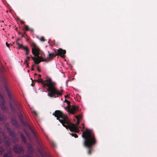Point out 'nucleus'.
Returning <instances> with one entry per match:
<instances>
[{
	"label": "nucleus",
	"instance_id": "f257e3e1",
	"mask_svg": "<svg viewBox=\"0 0 157 157\" xmlns=\"http://www.w3.org/2000/svg\"><path fill=\"white\" fill-rule=\"evenodd\" d=\"M55 116L57 117L63 126L66 128H69L71 132H78L81 128L79 127V120L82 118L81 115L76 116L75 118L77 120L76 124H71L69 121L67 116L59 110H56L55 112Z\"/></svg>",
	"mask_w": 157,
	"mask_h": 157
},
{
	"label": "nucleus",
	"instance_id": "f03ea898",
	"mask_svg": "<svg viewBox=\"0 0 157 157\" xmlns=\"http://www.w3.org/2000/svg\"><path fill=\"white\" fill-rule=\"evenodd\" d=\"M37 81L42 84L44 88L46 86L48 87L47 90L49 92L48 94V96L56 98L62 95L63 91H59L56 89L55 87V83L52 81L51 78H47L45 81L41 78H38Z\"/></svg>",
	"mask_w": 157,
	"mask_h": 157
},
{
	"label": "nucleus",
	"instance_id": "7ed1b4c3",
	"mask_svg": "<svg viewBox=\"0 0 157 157\" xmlns=\"http://www.w3.org/2000/svg\"><path fill=\"white\" fill-rule=\"evenodd\" d=\"M82 136L84 139V144L88 148H90L95 144V141L92 131L86 128L85 132H83Z\"/></svg>",
	"mask_w": 157,
	"mask_h": 157
},
{
	"label": "nucleus",
	"instance_id": "20e7f679",
	"mask_svg": "<svg viewBox=\"0 0 157 157\" xmlns=\"http://www.w3.org/2000/svg\"><path fill=\"white\" fill-rule=\"evenodd\" d=\"M32 52L35 57H32V59L34 61L35 64H38L41 62L44 61L43 58L39 56V52L38 48L34 44L32 46Z\"/></svg>",
	"mask_w": 157,
	"mask_h": 157
},
{
	"label": "nucleus",
	"instance_id": "39448f33",
	"mask_svg": "<svg viewBox=\"0 0 157 157\" xmlns=\"http://www.w3.org/2000/svg\"><path fill=\"white\" fill-rule=\"evenodd\" d=\"M65 109L69 113L74 114L75 112L78 110L77 106L75 105H71L68 104L66 107H65Z\"/></svg>",
	"mask_w": 157,
	"mask_h": 157
},
{
	"label": "nucleus",
	"instance_id": "423d86ee",
	"mask_svg": "<svg viewBox=\"0 0 157 157\" xmlns=\"http://www.w3.org/2000/svg\"><path fill=\"white\" fill-rule=\"evenodd\" d=\"M13 151L14 152L16 153H24V150L23 148L20 146L17 145H15L14 146L13 148Z\"/></svg>",
	"mask_w": 157,
	"mask_h": 157
},
{
	"label": "nucleus",
	"instance_id": "0eeeda50",
	"mask_svg": "<svg viewBox=\"0 0 157 157\" xmlns=\"http://www.w3.org/2000/svg\"><path fill=\"white\" fill-rule=\"evenodd\" d=\"M0 99L1 101L0 102V106L1 108L3 111L5 110V108L4 106L5 103V101L4 100L3 97L0 94Z\"/></svg>",
	"mask_w": 157,
	"mask_h": 157
},
{
	"label": "nucleus",
	"instance_id": "6e6552de",
	"mask_svg": "<svg viewBox=\"0 0 157 157\" xmlns=\"http://www.w3.org/2000/svg\"><path fill=\"white\" fill-rule=\"evenodd\" d=\"M66 51L63 50L61 48L58 49V52L59 55H60L61 57H64L65 54L66 53Z\"/></svg>",
	"mask_w": 157,
	"mask_h": 157
},
{
	"label": "nucleus",
	"instance_id": "1a4fd4ad",
	"mask_svg": "<svg viewBox=\"0 0 157 157\" xmlns=\"http://www.w3.org/2000/svg\"><path fill=\"white\" fill-rule=\"evenodd\" d=\"M11 148H10L8 151L3 155V157H11Z\"/></svg>",
	"mask_w": 157,
	"mask_h": 157
},
{
	"label": "nucleus",
	"instance_id": "9d476101",
	"mask_svg": "<svg viewBox=\"0 0 157 157\" xmlns=\"http://www.w3.org/2000/svg\"><path fill=\"white\" fill-rule=\"evenodd\" d=\"M48 56L47 58H45L46 61H50L52 60L54 56V54L52 53H49Z\"/></svg>",
	"mask_w": 157,
	"mask_h": 157
},
{
	"label": "nucleus",
	"instance_id": "9b49d317",
	"mask_svg": "<svg viewBox=\"0 0 157 157\" xmlns=\"http://www.w3.org/2000/svg\"><path fill=\"white\" fill-rule=\"evenodd\" d=\"M9 140H10L8 137H4V143L6 144V145L7 146H9L11 144L9 142Z\"/></svg>",
	"mask_w": 157,
	"mask_h": 157
},
{
	"label": "nucleus",
	"instance_id": "f8f14e48",
	"mask_svg": "<svg viewBox=\"0 0 157 157\" xmlns=\"http://www.w3.org/2000/svg\"><path fill=\"white\" fill-rule=\"evenodd\" d=\"M5 90L7 92V94L9 97L10 98H12V97L11 94L9 91V89L7 86L5 85L4 86Z\"/></svg>",
	"mask_w": 157,
	"mask_h": 157
},
{
	"label": "nucleus",
	"instance_id": "ddd939ff",
	"mask_svg": "<svg viewBox=\"0 0 157 157\" xmlns=\"http://www.w3.org/2000/svg\"><path fill=\"white\" fill-rule=\"evenodd\" d=\"M7 131H8L10 135L13 138H15L16 136L15 133L13 132H10V129L9 128L7 127Z\"/></svg>",
	"mask_w": 157,
	"mask_h": 157
},
{
	"label": "nucleus",
	"instance_id": "4468645a",
	"mask_svg": "<svg viewBox=\"0 0 157 157\" xmlns=\"http://www.w3.org/2000/svg\"><path fill=\"white\" fill-rule=\"evenodd\" d=\"M23 49L26 52L25 55H27L29 54V49L28 47L26 46L24 47H23Z\"/></svg>",
	"mask_w": 157,
	"mask_h": 157
},
{
	"label": "nucleus",
	"instance_id": "2eb2a0df",
	"mask_svg": "<svg viewBox=\"0 0 157 157\" xmlns=\"http://www.w3.org/2000/svg\"><path fill=\"white\" fill-rule=\"evenodd\" d=\"M12 122L13 125L15 127H17L18 126V124L17 121L15 119H13L12 120Z\"/></svg>",
	"mask_w": 157,
	"mask_h": 157
},
{
	"label": "nucleus",
	"instance_id": "dca6fc26",
	"mask_svg": "<svg viewBox=\"0 0 157 157\" xmlns=\"http://www.w3.org/2000/svg\"><path fill=\"white\" fill-rule=\"evenodd\" d=\"M30 60V57L29 56H27L26 58L25 59V61H24V63L25 64H26L27 67L28 65V62L29 60Z\"/></svg>",
	"mask_w": 157,
	"mask_h": 157
},
{
	"label": "nucleus",
	"instance_id": "f3484780",
	"mask_svg": "<svg viewBox=\"0 0 157 157\" xmlns=\"http://www.w3.org/2000/svg\"><path fill=\"white\" fill-rule=\"evenodd\" d=\"M21 137L22 141L24 143H25L26 142V140L24 136L23 135L21 134Z\"/></svg>",
	"mask_w": 157,
	"mask_h": 157
},
{
	"label": "nucleus",
	"instance_id": "a211bd4d",
	"mask_svg": "<svg viewBox=\"0 0 157 157\" xmlns=\"http://www.w3.org/2000/svg\"><path fill=\"white\" fill-rule=\"evenodd\" d=\"M4 151V149L3 147H0V153L1 154H2Z\"/></svg>",
	"mask_w": 157,
	"mask_h": 157
},
{
	"label": "nucleus",
	"instance_id": "6ab92c4d",
	"mask_svg": "<svg viewBox=\"0 0 157 157\" xmlns=\"http://www.w3.org/2000/svg\"><path fill=\"white\" fill-rule=\"evenodd\" d=\"M25 29L26 31H29V29L28 26L25 25Z\"/></svg>",
	"mask_w": 157,
	"mask_h": 157
},
{
	"label": "nucleus",
	"instance_id": "aec40b11",
	"mask_svg": "<svg viewBox=\"0 0 157 157\" xmlns=\"http://www.w3.org/2000/svg\"><path fill=\"white\" fill-rule=\"evenodd\" d=\"M71 135H72V136H74L75 138L78 137V136L75 134L72 133Z\"/></svg>",
	"mask_w": 157,
	"mask_h": 157
},
{
	"label": "nucleus",
	"instance_id": "412c9836",
	"mask_svg": "<svg viewBox=\"0 0 157 157\" xmlns=\"http://www.w3.org/2000/svg\"><path fill=\"white\" fill-rule=\"evenodd\" d=\"M18 45V46L19 47V48H22L23 49V47H23V45L21 44H17Z\"/></svg>",
	"mask_w": 157,
	"mask_h": 157
},
{
	"label": "nucleus",
	"instance_id": "4be33fe9",
	"mask_svg": "<svg viewBox=\"0 0 157 157\" xmlns=\"http://www.w3.org/2000/svg\"><path fill=\"white\" fill-rule=\"evenodd\" d=\"M40 40L41 41H45V40L44 38L43 37H42L40 39Z\"/></svg>",
	"mask_w": 157,
	"mask_h": 157
},
{
	"label": "nucleus",
	"instance_id": "5701e85b",
	"mask_svg": "<svg viewBox=\"0 0 157 157\" xmlns=\"http://www.w3.org/2000/svg\"><path fill=\"white\" fill-rule=\"evenodd\" d=\"M4 119V117L2 115H0V120H2Z\"/></svg>",
	"mask_w": 157,
	"mask_h": 157
},
{
	"label": "nucleus",
	"instance_id": "b1692460",
	"mask_svg": "<svg viewBox=\"0 0 157 157\" xmlns=\"http://www.w3.org/2000/svg\"><path fill=\"white\" fill-rule=\"evenodd\" d=\"M91 151V150L90 149H89L88 151V153L89 154H90Z\"/></svg>",
	"mask_w": 157,
	"mask_h": 157
},
{
	"label": "nucleus",
	"instance_id": "393cba45",
	"mask_svg": "<svg viewBox=\"0 0 157 157\" xmlns=\"http://www.w3.org/2000/svg\"><path fill=\"white\" fill-rule=\"evenodd\" d=\"M28 148H29V150H30V151H33V148H32L30 147L29 146Z\"/></svg>",
	"mask_w": 157,
	"mask_h": 157
},
{
	"label": "nucleus",
	"instance_id": "a878e982",
	"mask_svg": "<svg viewBox=\"0 0 157 157\" xmlns=\"http://www.w3.org/2000/svg\"><path fill=\"white\" fill-rule=\"evenodd\" d=\"M82 131H83V129H84V124L83 123L82 124Z\"/></svg>",
	"mask_w": 157,
	"mask_h": 157
},
{
	"label": "nucleus",
	"instance_id": "bb28decb",
	"mask_svg": "<svg viewBox=\"0 0 157 157\" xmlns=\"http://www.w3.org/2000/svg\"><path fill=\"white\" fill-rule=\"evenodd\" d=\"M21 24H24V22L23 21H21Z\"/></svg>",
	"mask_w": 157,
	"mask_h": 157
},
{
	"label": "nucleus",
	"instance_id": "cd10ccee",
	"mask_svg": "<svg viewBox=\"0 0 157 157\" xmlns=\"http://www.w3.org/2000/svg\"><path fill=\"white\" fill-rule=\"evenodd\" d=\"M6 44L7 47H9V44H8L7 42L6 43Z\"/></svg>",
	"mask_w": 157,
	"mask_h": 157
},
{
	"label": "nucleus",
	"instance_id": "c85d7f7f",
	"mask_svg": "<svg viewBox=\"0 0 157 157\" xmlns=\"http://www.w3.org/2000/svg\"><path fill=\"white\" fill-rule=\"evenodd\" d=\"M2 139H0V144L2 143Z\"/></svg>",
	"mask_w": 157,
	"mask_h": 157
},
{
	"label": "nucleus",
	"instance_id": "c756f323",
	"mask_svg": "<svg viewBox=\"0 0 157 157\" xmlns=\"http://www.w3.org/2000/svg\"><path fill=\"white\" fill-rule=\"evenodd\" d=\"M37 69H38V71H40L39 70V69L38 68H37Z\"/></svg>",
	"mask_w": 157,
	"mask_h": 157
},
{
	"label": "nucleus",
	"instance_id": "7c9ffc66",
	"mask_svg": "<svg viewBox=\"0 0 157 157\" xmlns=\"http://www.w3.org/2000/svg\"><path fill=\"white\" fill-rule=\"evenodd\" d=\"M39 76L40 77V76H41V75H39Z\"/></svg>",
	"mask_w": 157,
	"mask_h": 157
},
{
	"label": "nucleus",
	"instance_id": "2f4dec72",
	"mask_svg": "<svg viewBox=\"0 0 157 157\" xmlns=\"http://www.w3.org/2000/svg\"><path fill=\"white\" fill-rule=\"evenodd\" d=\"M13 101V102H14V103H15V104L16 105V103H15V102L14 101Z\"/></svg>",
	"mask_w": 157,
	"mask_h": 157
}]
</instances>
